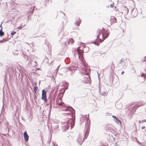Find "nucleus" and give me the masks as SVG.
I'll return each mask as SVG.
<instances>
[{"mask_svg":"<svg viewBox=\"0 0 146 146\" xmlns=\"http://www.w3.org/2000/svg\"><path fill=\"white\" fill-rule=\"evenodd\" d=\"M76 51L78 53L79 57L80 60L81 61L82 64L85 68L84 69L83 71L85 72V73L86 74H88L90 72V69L88 65L85 63V60L83 56V51L80 50L79 48L77 49Z\"/></svg>","mask_w":146,"mask_h":146,"instance_id":"1","label":"nucleus"},{"mask_svg":"<svg viewBox=\"0 0 146 146\" xmlns=\"http://www.w3.org/2000/svg\"><path fill=\"white\" fill-rule=\"evenodd\" d=\"M109 33L107 31H105L103 28L102 30H99L96 33V35L97 37V39H99L101 42L103 41L109 35Z\"/></svg>","mask_w":146,"mask_h":146,"instance_id":"2","label":"nucleus"},{"mask_svg":"<svg viewBox=\"0 0 146 146\" xmlns=\"http://www.w3.org/2000/svg\"><path fill=\"white\" fill-rule=\"evenodd\" d=\"M67 125V126L66 127V129H64V131L67 130L69 128V127L71 126V128L72 129L74 126V123L73 120H71L69 121L68 122H66Z\"/></svg>","mask_w":146,"mask_h":146,"instance_id":"3","label":"nucleus"},{"mask_svg":"<svg viewBox=\"0 0 146 146\" xmlns=\"http://www.w3.org/2000/svg\"><path fill=\"white\" fill-rule=\"evenodd\" d=\"M41 99L44 101L45 103L47 102L46 92L44 90H43L42 91V95Z\"/></svg>","mask_w":146,"mask_h":146,"instance_id":"4","label":"nucleus"},{"mask_svg":"<svg viewBox=\"0 0 146 146\" xmlns=\"http://www.w3.org/2000/svg\"><path fill=\"white\" fill-rule=\"evenodd\" d=\"M62 108V111H69L68 113H66V114H70L72 113V111L71 110L72 109L71 108H69L67 107L63 106V108Z\"/></svg>","mask_w":146,"mask_h":146,"instance_id":"5","label":"nucleus"},{"mask_svg":"<svg viewBox=\"0 0 146 146\" xmlns=\"http://www.w3.org/2000/svg\"><path fill=\"white\" fill-rule=\"evenodd\" d=\"M77 140L79 143L80 145H81L82 143L84 141V140L82 139V137L80 136H78Z\"/></svg>","mask_w":146,"mask_h":146,"instance_id":"6","label":"nucleus"},{"mask_svg":"<svg viewBox=\"0 0 146 146\" xmlns=\"http://www.w3.org/2000/svg\"><path fill=\"white\" fill-rule=\"evenodd\" d=\"M110 21L111 24H113L115 23L116 22V19L114 17H111Z\"/></svg>","mask_w":146,"mask_h":146,"instance_id":"7","label":"nucleus"},{"mask_svg":"<svg viewBox=\"0 0 146 146\" xmlns=\"http://www.w3.org/2000/svg\"><path fill=\"white\" fill-rule=\"evenodd\" d=\"M24 137L25 141L27 142V141L29 140V137L27 134L26 131H25L24 132Z\"/></svg>","mask_w":146,"mask_h":146,"instance_id":"8","label":"nucleus"},{"mask_svg":"<svg viewBox=\"0 0 146 146\" xmlns=\"http://www.w3.org/2000/svg\"><path fill=\"white\" fill-rule=\"evenodd\" d=\"M125 60L124 59L122 58L119 61V63L120 64H123L124 65H125V63L124 62Z\"/></svg>","mask_w":146,"mask_h":146,"instance_id":"9","label":"nucleus"},{"mask_svg":"<svg viewBox=\"0 0 146 146\" xmlns=\"http://www.w3.org/2000/svg\"><path fill=\"white\" fill-rule=\"evenodd\" d=\"M119 34L123 36L124 34V30L122 29H121L120 30H119Z\"/></svg>","mask_w":146,"mask_h":146,"instance_id":"10","label":"nucleus"},{"mask_svg":"<svg viewBox=\"0 0 146 146\" xmlns=\"http://www.w3.org/2000/svg\"><path fill=\"white\" fill-rule=\"evenodd\" d=\"M64 71L65 72H68V71L72 72L71 70V67L67 68L64 69Z\"/></svg>","mask_w":146,"mask_h":146,"instance_id":"11","label":"nucleus"},{"mask_svg":"<svg viewBox=\"0 0 146 146\" xmlns=\"http://www.w3.org/2000/svg\"><path fill=\"white\" fill-rule=\"evenodd\" d=\"M143 105H144V104H142L140 105H139V104H137L135 106H134L133 107V108H136V109H137L138 107H140V106H143Z\"/></svg>","mask_w":146,"mask_h":146,"instance_id":"12","label":"nucleus"},{"mask_svg":"<svg viewBox=\"0 0 146 146\" xmlns=\"http://www.w3.org/2000/svg\"><path fill=\"white\" fill-rule=\"evenodd\" d=\"M81 23V21L80 19L78 20L77 22L75 24V25L78 27Z\"/></svg>","mask_w":146,"mask_h":146,"instance_id":"13","label":"nucleus"},{"mask_svg":"<svg viewBox=\"0 0 146 146\" xmlns=\"http://www.w3.org/2000/svg\"><path fill=\"white\" fill-rule=\"evenodd\" d=\"M74 42V41L73 40V39L72 38H70L68 40V43L69 44L71 43V44H73Z\"/></svg>","mask_w":146,"mask_h":146,"instance_id":"14","label":"nucleus"},{"mask_svg":"<svg viewBox=\"0 0 146 146\" xmlns=\"http://www.w3.org/2000/svg\"><path fill=\"white\" fill-rule=\"evenodd\" d=\"M115 122L116 123H117L118 124H119V123L121 124V121L120 120H119L117 118H116L115 119Z\"/></svg>","mask_w":146,"mask_h":146,"instance_id":"15","label":"nucleus"},{"mask_svg":"<svg viewBox=\"0 0 146 146\" xmlns=\"http://www.w3.org/2000/svg\"><path fill=\"white\" fill-rule=\"evenodd\" d=\"M56 104L58 106H63L64 104V103L63 102H57Z\"/></svg>","mask_w":146,"mask_h":146,"instance_id":"16","label":"nucleus"},{"mask_svg":"<svg viewBox=\"0 0 146 146\" xmlns=\"http://www.w3.org/2000/svg\"><path fill=\"white\" fill-rule=\"evenodd\" d=\"M58 70H57L56 72H54V73L52 74V76L53 78H54V77H55L56 76L57 74V72Z\"/></svg>","mask_w":146,"mask_h":146,"instance_id":"17","label":"nucleus"},{"mask_svg":"<svg viewBox=\"0 0 146 146\" xmlns=\"http://www.w3.org/2000/svg\"><path fill=\"white\" fill-rule=\"evenodd\" d=\"M34 91L35 93H36V91L38 90V87L37 86H35L34 88Z\"/></svg>","mask_w":146,"mask_h":146,"instance_id":"18","label":"nucleus"},{"mask_svg":"<svg viewBox=\"0 0 146 146\" xmlns=\"http://www.w3.org/2000/svg\"><path fill=\"white\" fill-rule=\"evenodd\" d=\"M4 35V33L3 32L2 30H0V36H1Z\"/></svg>","mask_w":146,"mask_h":146,"instance_id":"19","label":"nucleus"},{"mask_svg":"<svg viewBox=\"0 0 146 146\" xmlns=\"http://www.w3.org/2000/svg\"><path fill=\"white\" fill-rule=\"evenodd\" d=\"M111 68L112 70H113L115 68V65L114 64L112 63L111 65Z\"/></svg>","mask_w":146,"mask_h":146,"instance_id":"20","label":"nucleus"},{"mask_svg":"<svg viewBox=\"0 0 146 146\" xmlns=\"http://www.w3.org/2000/svg\"><path fill=\"white\" fill-rule=\"evenodd\" d=\"M16 32L15 31H13V32H12L11 33V35H12V37H13V35H15V34L16 33Z\"/></svg>","mask_w":146,"mask_h":146,"instance_id":"21","label":"nucleus"},{"mask_svg":"<svg viewBox=\"0 0 146 146\" xmlns=\"http://www.w3.org/2000/svg\"><path fill=\"white\" fill-rule=\"evenodd\" d=\"M141 76H143L145 78V79H146V74H142L141 75Z\"/></svg>","mask_w":146,"mask_h":146,"instance_id":"22","label":"nucleus"},{"mask_svg":"<svg viewBox=\"0 0 146 146\" xmlns=\"http://www.w3.org/2000/svg\"><path fill=\"white\" fill-rule=\"evenodd\" d=\"M125 10H127V11L125 12V13H126L127 14H128L129 13V9L128 8H127L126 7H125Z\"/></svg>","mask_w":146,"mask_h":146,"instance_id":"23","label":"nucleus"},{"mask_svg":"<svg viewBox=\"0 0 146 146\" xmlns=\"http://www.w3.org/2000/svg\"><path fill=\"white\" fill-rule=\"evenodd\" d=\"M22 27H22L21 26H20L18 27L17 28L18 29H21L22 28Z\"/></svg>","mask_w":146,"mask_h":146,"instance_id":"24","label":"nucleus"},{"mask_svg":"<svg viewBox=\"0 0 146 146\" xmlns=\"http://www.w3.org/2000/svg\"><path fill=\"white\" fill-rule=\"evenodd\" d=\"M60 95H62L61 97H63V94H62V93L59 94V95H60Z\"/></svg>","mask_w":146,"mask_h":146,"instance_id":"25","label":"nucleus"},{"mask_svg":"<svg viewBox=\"0 0 146 146\" xmlns=\"http://www.w3.org/2000/svg\"><path fill=\"white\" fill-rule=\"evenodd\" d=\"M113 6V5L112 4L111 5H110V7H112Z\"/></svg>","mask_w":146,"mask_h":146,"instance_id":"26","label":"nucleus"},{"mask_svg":"<svg viewBox=\"0 0 146 146\" xmlns=\"http://www.w3.org/2000/svg\"><path fill=\"white\" fill-rule=\"evenodd\" d=\"M145 128V126H143L141 127L142 129H144Z\"/></svg>","mask_w":146,"mask_h":146,"instance_id":"27","label":"nucleus"},{"mask_svg":"<svg viewBox=\"0 0 146 146\" xmlns=\"http://www.w3.org/2000/svg\"><path fill=\"white\" fill-rule=\"evenodd\" d=\"M112 117H113L115 119L117 118L114 115H113Z\"/></svg>","mask_w":146,"mask_h":146,"instance_id":"28","label":"nucleus"},{"mask_svg":"<svg viewBox=\"0 0 146 146\" xmlns=\"http://www.w3.org/2000/svg\"><path fill=\"white\" fill-rule=\"evenodd\" d=\"M124 73V71H122V72H121V74H123Z\"/></svg>","mask_w":146,"mask_h":146,"instance_id":"29","label":"nucleus"},{"mask_svg":"<svg viewBox=\"0 0 146 146\" xmlns=\"http://www.w3.org/2000/svg\"><path fill=\"white\" fill-rule=\"evenodd\" d=\"M144 60L146 61V56L145 57Z\"/></svg>","mask_w":146,"mask_h":146,"instance_id":"30","label":"nucleus"},{"mask_svg":"<svg viewBox=\"0 0 146 146\" xmlns=\"http://www.w3.org/2000/svg\"><path fill=\"white\" fill-rule=\"evenodd\" d=\"M60 100H62V99H61V97H60Z\"/></svg>","mask_w":146,"mask_h":146,"instance_id":"31","label":"nucleus"},{"mask_svg":"<svg viewBox=\"0 0 146 146\" xmlns=\"http://www.w3.org/2000/svg\"><path fill=\"white\" fill-rule=\"evenodd\" d=\"M39 68H38V69H37V70H39Z\"/></svg>","mask_w":146,"mask_h":146,"instance_id":"32","label":"nucleus"},{"mask_svg":"<svg viewBox=\"0 0 146 146\" xmlns=\"http://www.w3.org/2000/svg\"><path fill=\"white\" fill-rule=\"evenodd\" d=\"M139 123H141V122H140V121H139Z\"/></svg>","mask_w":146,"mask_h":146,"instance_id":"33","label":"nucleus"},{"mask_svg":"<svg viewBox=\"0 0 146 146\" xmlns=\"http://www.w3.org/2000/svg\"><path fill=\"white\" fill-rule=\"evenodd\" d=\"M68 112H67V113H68L69 112V111H67Z\"/></svg>","mask_w":146,"mask_h":146,"instance_id":"34","label":"nucleus"}]
</instances>
